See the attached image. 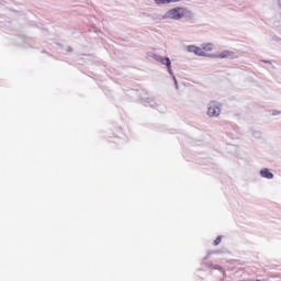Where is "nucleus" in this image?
I'll use <instances>...</instances> for the list:
<instances>
[{
  "mask_svg": "<svg viewBox=\"0 0 281 281\" xmlns=\"http://www.w3.org/2000/svg\"><path fill=\"white\" fill-rule=\"evenodd\" d=\"M234 56V53L229 52V50H223L222 53L217 54V55H212V58H229Z\"/></svg>",
  "mask_w": 281,
  "mask_h": 281,
  "instance_id": "nucleus-4",
  "label": "nucleus"
},
{
  "mask_svg": "<svg viewBox=\"0 0 281 281\" xmlns=\"http://www.w3.org/2000/svg\"><path fill=\"white\" fill-rule=\"evenodd\" d=\"M181 0H168V3H179Z\"/></svg>",
  "mask_w": 281,
  "mask_h": 281,
  "instance_id": "nucleus-10",
  "label": "nucleus"
},
{
  "mask_svg": "<svg viewBox=\"0 0 281 281\" xmlns=\"http://www.w3.org/2000/svg\"><path fill=\"white\" fill-rule=\"evenodd\" d=\"M159 61L161 63V65H166L168 67V69L170 70V65H171L170 58H168V57H160Z\"/></svg>",
  "mask_w": 281,
  "mask_h": 281,
  "instance_id": "nucleus-7",
  "label": "nucleus"
},
{
  "mask_svg": "<svg viewBox=\"0 0 281 281\" xmlns=\"http://www.w3.org/2000/svg\"><path fill=\"white\" fill-rule=\"evenodd\" d=\"M187 50L191 54H195V56H207V54H205L201 47L194 45L187 46Z\"/></svg>",
  "mask_w": 281,
  "mask_h": 281,
  "instance_id": "nucleus-2",
  "label": "nucleus"
},
{
  "mask_svg": "<svg viewBox=\"0 0 281 281\" xmlns=\"http://www.w3.org/2000/svg\"><path fill=\"white\" fill-rule=\"evenodd\" d=\"M261 177H263L265 179H273V173H271V171H269V169H262L260 171Z\"/></svg>",
  "mask_w": 281,
  "mask_h": 281,
  "instance_id": "nucleus-5",
  "label": "nucleus"
},
{
  "mask_svg": "<svg viewBox=\"0 0 281 281\" xmlns=\"http://www.w3.org/2000/svg\"><path fill=\"white\" fill-rule=\"evenodd\" d=\"M209 117H218L221 115V108L220 106H210L207 109Z\"/></svg>",
  "mask_w": 281,
  "mask_h": 281,
  "instance_id": "nucleus-3",
  "label": "nucleus"
},
{
  "mask_svg": "<svg viewBox=\"0 0 281 281\" xmlns=\"http://www.w3.org/2000/svg\"><path fill=\"white\" fill-rule=\"evenodd\" d=\"M155 3H157V5H166L168 4V0H155Z\"/></svg>",
  "mask_w": 281,
  "mask_h": 281,
  "instance_id": "nucleus-8",
  "label": "nucleus"
},
{
  "mask_svg": "<svg viewBox=\"0 0 281 281\" xmlns=\"http://www.w3.org/2000/svg\"><path fill=\"white\" fill-rule=\"evenodd\" d=\"M190 14L191 13L188 9L182 7H177L167 11V13L165 14V19H172L173 21H179L184 16H190Z\"/></svg>",
  "mask_w": 281,
  "mask_h": 281,
  "instance_id": "nucleus-1",
  "label": "nucleus"
},
{
  "mask_svg": "<svg viewBox=\"0 0 281 281\" xmlns=\"http://www.w3.org/2000/svg\"><path fill=\"white\" fill-rule=\"evenodd\" d=\"M223 240V237L218 236L214 241L213 245L216 247L217 245H221V241Z\"/></svg>",
  "mask_w": 281,
  "mask_h": 281,
  "instance_id": "nucleus-9",
  "label": "nucleus"
},
{
  "mask_svg": "<svg viewBox=\"0 0 281 281\" xmlns=\"http://www.w3.org/2000/svg\"><path fill=\"white\" fill-rule=\"evenodd\" d=\"M214 49V44L207 43L202 46V50L207 54V52H212Z\"/></svg>",
  "mask_w": 281,
  "mask_h": 281,
  "instance_id": "nucleus-6",
  "label": "nucleus"
}]
</instances>
